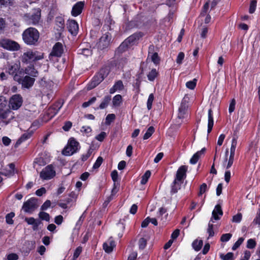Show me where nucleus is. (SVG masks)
I'll list each match as a JSON object with an SVG mask.
<instances>
[{
    "label": "nucleus",
    "mask_w": 260,
    "mask_h": 260,
    "mask_svg": "<svg viewBox=\"0 0 260 260\" xmlns=\"http://www.w3.org/2000/svg\"><path fill=\"white\" fill-rule=\"evenodd\" d=\"M22 39L28 45H34L38 42L40 34L38 30L34 27L26 29L22 33Z\"/></svg>",
    "instance_id": "f257e3e1"
},
{
    "label": "nucleus",
    "mask_w": 260,
    "mask_h": 260,
    "mask_svg": "<svg viewBox=\"0 0 260 260\" xmlns=\"http://www.w3.org/2000/svg\"><path fill=\"white\" fill-rule=\"evenodd\" d=\"M41 12L40 8L34 9L31 12L24 15L23 20L28 25H36L40 20Z\"/></svg>",
    "instance_id": "f03ea898"
},
{
    "label": "nucleus",
    "mask_w": 260,
    "mask_h": 260,
    "mask_svg": "<svg viewBox=\"0 0 260 260\" xmlns=\"http://www.w3.org/2000/svg\"><path fill=\"white\" fill-rule=\"evenodd\" d=\"M222 214L223 213L221 207L219 205H216L212 211V216L208 224V228L207 230V232L209 234L208 238H209V237H213L214 235V232L213 230V223L214 222L213 220H219L220 217L222 215Z\"/></svg>",
    "instance_id": "7ed1b4c3"
},
{
    "label": "nucleus",
    "mask_w": 260,
    "mask_h": 260,
    "mask_svg": "<svg viewBox=\"0 0 260 260\" xmlns=\"http://www.w3.org/2000/svg\"><path fill=\"white\" fill-rule=\"evenodd\" d=\"M109 74L107 68L102 69L92 78L91 81L87 86V89L91 90L98 85L106 78Z\"/></svg>",
    "instance_id": "20e7f679"
},
{
    "label": "nucleus",
    "mask_w": 260,
    "mask_h": 260,
    "mask_svg": "<svg viewBox=\"0 0 260 260\" xmlns=\"http://www.w3.org/2000/svg\"><path fill=\"white\" fill-rule=\"evenodd\" d=\"M43 58V53L29 50L24 52L21 56L22 62L28 63L32 61L40 60Z\"/></svg>",
    "instance_id": "39448f33"
},
{
    "label": "nucleus",
    "mask_w": 260,
    "mask_h": 260,
    "mask_svg": "<svg viewBox=\"0 0 260 260\" xmlns=\"http://www.w3.org/2000/svg\"><path fill=\"white\" fill-rule=\"evenodd\" d=\"M7 70L9 74L13 76L15 81H20V76L22 73V70H20V62L19 61L9 64Z\"/></svg>",
    "instance_id": "423d86ee"
},
{
    "label": "nucleus",
    "mask_w": 260,
    "mask_h": 260,
    "mask_svg": "<svg viewBox=\"0 0 260 260\" xmlns=\"http://www.w3.org/2000/svg\"><path fill=\"white\" fill-rule=\"evenodd\" d=\"M14 118V113L7 107L0 110V124L2 126L7 125Z\"/></svg>",
    "instance_id": "0eeeda50"
},
{
    "label": "nucleus",
    "mask_w": 260,
    "mask_h": 260,
    "mask_svg": "<svg viewBox=\"0 0 260 260\" xmlns=\"http://www.w3.org/2000/svg\"><path fill=\"white\" fill-rule=\"evenodd\" d=\"M79 148V143L74 138H70L67 146L62 151L64 155L70 156L76 153Z\"/></svg>",
    "instance_id": "6e6552de"
},
{
    "label": "nucleus",
    "mask_w": 260,
    "mask_h": 260,
    "mask_svg": "<svg viewBox=\"0 0 260 260\" xmlns=\"http://www.w3.org/2000/svg\"><path fill=\"white\" fill-rule=\"evenodd\" d=\"M0 47L11 51H16L20 49V46L17 42L9 39L0 40Z\"/></svg>",
    "instance_id": "1a4fd4ad"
},
{
    "label": "nucleus",
    "mask_w": 260,
    "mask_h": 260,
    "mask_svg": "<svg viewBox=\"0 0 260 260\" xmlns=\"http://www.w3.org/2000/svg\"><path fill=\"white\" fill-rule=\"evenodd\" d=\"M63 52V46L61 43H56L53 47L52 51L49 56V60L52 62L56 60V58L60 57Z\"/></svg>",
    "instance_id": "9d476101"
},
{
    "label": "nucleus",
    "mask_w": 260,
    "mask_h": 260,
    "mask_svg": "<svg viewBox=\"0 0 260 260\" xmlns=\"http://www.w3.org/2000/svg\"><path fill=\"white\" fill-rule=\"evenodd\" d=\"M56 174L55 171L52 165H49L44 168L40 173V177L43 180H50L53 178Z\"/></svg>",
    "instance_id": "9b49d317"
},
{
    "label": "nucleus",
    "mask_w": 260,
    "mask_h": 260,
    "mask_svg": "<svg viewBox=\"0 0 260 260\" xmlns=\"http://www.w3.org/2000/svg\"><path fill=\"white\" fill-rule=\"evenodd\" d=\"M23 100L20 94L13 95L9 100V107L14 110L18 109L22 105Z\"/></svg>",
    "instance_id": "f8f14e48"
},
{
    "label": "nucleus",
    "mask_w": 260,
    "mask_h": 260,
    "mask_svg": "<svg viewBox=\"0 0 260 260\" xmlns=\"http://www.w3.org/2000/svg\"><path fill=\"white\" fill-rule=\"evenodd\" d=\"M37 207V200L34 198H31L23 204V209L24 212L31 213Z\"/></svg>",
    "instance_id": "ddd939ff"
},
{
    "label": "nucleus",
    "mask_w": 260,
    "mask_h": 260,
    "mask_svg": "<svg viewBox=\"0 0 260 260\" xmlns=\"http://www.w3.org/2000/svg\"><path fill=\"white\" fill-rule=\"evenodd\" d=\"M111 40V36L107 34L103 35L98 43V48L101 50L107 48L110 45Z\"/></svg>",
    "instance_id": "4468645a"
},
{
    "label": "nucleus",
    "mask_w": 260,
    "mask_h": 260,
    "mask_svg": "<svg viewBox=\"0 0 260 260\" xmlns=\"http://www.w3.org/2000/svg\"><path fill=\"white\" fill-rule=\"evenodd\" d=\"M20 81H17L22 85V87L25 88H29L31 87L34 84L35 79L34 78L28 76H25L22 78L21 75L20 76Z\"/></svg>",
    "instance_id": "2eb2a0df"
},
{
    "label": "nucleus",
    "mask_w": 260,
    "mask_h": 260,
    "mask_svg": "<svg viewBox=\"0 0 260 260\" xmlns=\"http://www.w3.org/2000/svg\"><path fill=\"white\" fill-rule=\"evenodd\" d=\"M187 167L186 166H180L177 171L175 179L183 182V180L186 177Z\"/></svg>",
    "instance_id": "dca6fc26"
},
{
    "label": "nucleus",
    "mask_w": 260,
    "mask_h": 260,
    "mask_svg": "<svg viewBox=\"0 0 260 260\" xmlns=\"http://www.w3.org/2000/svg\"><path fill=\"white\" fill-rule=\"evenodd\" d=\"M84 6V2L80 1L76 3L72 8L71 11L72 15L74 17L79 15L82 13Z\"/></svg>",
    "instance_id": "f3484780"
},
{
    "label": "nucleus",
    "mask_w": 260,
    "mask_h": 260,
    "mask_svg": "<svg viewBox=\"0 0 260 260\" xmlns=\"http://www.w3.org/2000/svg\"><path fill=\"white\" fill-rule=\"evenodd\" d=\"M67 25L68 30L70 33L74 36H76L79 30L78 23L74 20H70L68 21Z\"/></svg>",
    "instance_id": "a211bd4d"
},
{
    "label": "nucleus",
    "mask_w": 260,
    "mask_h": 260,
    "mask_svg": "<svg viewBox=\"0 0 260 260\" xmlns=\"http://www.w3.org/2000/svg\"><path fill=\"white\" fill-rule=\"evenodd\" d=\"M124 89V85L121 80H119L115 82L114 85L110 89L109 92L113 94L116 91H120Z\"/></svg>",
    "instance_id": "6ab92c4d"
},
{
    "label": "nucleus",
    "mask_w": 260,
    "mask_h": 260,
    "mask_svg": "<svg viewBox=\"0 0 260 260\" xmlns=\"http://www.w3.org/2000/svg\"><path fill=\"white\" fill-rule=\"evenodd\" d=\"M205 151V148H202L200 151H199L194 154L189 160L190 164L192 165L196 164L198 162L201 156L204 154Z\"/></svg>",
    "instance_id": "aec40b11"
},
{
    "label": "nucleus",
    "mask_w": 260,
    "mask_h": 260,
    "mask_svg": "<svg viewBox=\"0 0 260 260\" xmlns=\"http://www.w3.org/2000/svg\"><path fill=\"white\" fill-rule=\"evenodd\" d=\"M182 183L183 182L179 180H177L175 179L171 185V192L172 193H175L177 192L178 190L181 188V186Z\"/></svg>",
    "instance_id": "412c9836"
},
{
    "label": "nucleus",
    "mask_w": 260,
    "mask_h": 260,
    "mask_svg": "<svg viewBox=\"0 0 260 260\" xmlns=\"http://www.w3.org/2000/svg\"><path fill=\"white\" fill-rule=\"evenodd\" d=\"M141 37L142 35L140 33H136L131 35L125 40L131 46L135 44Z\"/></svg>",
    "instance_id": "4be33fe9"
},
{
    "label": "nucleus",
    "mask_w": 260,
    "mask_h": 260,
    "mask_svg": "<svg viewBox=\"0 0 260 260\" xmlns=\"http://www.w3.org/2000/svg\"><path fill=\"white\" fill-rule=\"evenodd\" d=\"M208 122L207 132L209 134L211 132L214 124L212 111L211 109L208 110Z\"/></svg>",
    "instance_id": "5701e85b"
},
{
    "label": "nucleus",
    "mask_w": 260,
    "mask_h": 260,
    "mask_svg": "<svg viewBox=\"0 0 260 260\" xmlns=\"http://www.w3.org/2000/svg\"><path fill=\"white\" fill-rule=\"evenodd\" d=\"M6 172L2 173L6 176H11L15 173V165L14 164H10L6 168Z\"/></svg>",
    "instance_id": "b1692460"
},
{
    "label": "nucleus",
    "mask_w": 260,
    "mask_h": 260,
    "mask_svg": "<svg viewBox=\"0 0 260 260\" xmlns=\"http://www.w3.org/2000/svg\"><path fill=\"white\" fill-rule=\"evenodd\" d=\"M25 221L29 225H32L34 230H36L40 224V221L35 219L33 217L25 218Z\"/></svg>",
    "instance_id": "393cba45"
},
{
    "label": "nucleus",
    "mask_w": 260,
    "mask_h": 260,
    "mask_svg": "<svg viewBox=\"0 0 260 260\" xmlns=\"http://www.w3.org/2000/svg\"><path fill=\"white\" fill-rule=\"evenodd\" d=\"M24 72L26 74L32 77H36L38 75V72L33 66H29L26 68Z\"/></svg>",
    "instance_id": "a878e982"
},
{
    "label": "nucleus",
    "mask_w": 260,
    "mask_h": 260,
    "mask_svg": "<svg viewBox=\"0 0 260 260\" xmlns=\"http://www.w3.org/2000/svg\"><path fill=\"white\" fill-rule=\"evenodd\" d=\"M168 214L167 213V209L164 207H161L159 209L158 212L157 214V218L163 220L166 219Z\"/></svg>",
    "instance_id": "bb28decb"
},
{
    "label": "nucleus",
    "mask_w": 260,
    "mask_h": 260,
    "mask_svg": "<svg viewBox=\"0 0 260 260\" xmlns=\"http://www.w3.org/2000/svg\"><path fill=\"white\" fill-rule=\"evenodd\" d=\"M122 102V98L121 95L117 94L115 95L112 99L113 106L117 107L120 106Z\"/></svg>",
    "instance_id": "cd10ccee"
},
{
    "label": "nucleus",
    "mask_w": 260,
    "mask_h": 260,
    "mask_svg": "<svg viewBox=\"0 0 260 260\" xmlns=\"http://www.w3.org/2000/svg\"><path fill=\"white\" fill-rule=\"evenodd\" d=\"M237 145V140L236 138H233L232 140L231 146L230 148V155L235 157L236 148Z\"/></svg>",
    "instance_id": "c85d7f7f"
},
{
    "label": "nucleus",
    "mask_w": 260,
    "mask_h": 260,
    "mask_svg": "<svg viewBox=\"0 0 260 260\" xmlns=\"http://www.w3.org/2000/svg\"><path fill=\"white\" fill-rule=\"evenodd\" d=\"M32 135L31 133H25L16 142L17 145H20L21 143L30 138Z\"/></svg>",
    "instance_id": "c756f323"
},
{
    "label": "nucleus",
    "mask_w": 260,
    "mask_h": 260,
    "mask_svg": "<svg viewBox=\"0 0 260 260\" xmlns=\"http://www.w3.org/2000/svg\"><path fill=\"white\" fill-rule=\"evenodd\" d=\"M111 100V96H106L101 104L100 105L99 108L101 109H103L106 108L108 105V103Z\"/></svg>",
    "instance_id": "7c9ffc66"
},
{
    "label": "nucleus",
    "mask_w": 260,
    "mask_h": 260,
    "mask_svg": "<svg viewBox=\"0 0 260 260\" xmlns=\"http://www.w3.org/2000/svg\"><path fill=\"white\" fill-rule=\"evenodd\" d=\"M130 46L128 43L125 40L119 46L117 51L119 52L125 51Z\"/></svg>",
    "instance_id": "2f4dec72"
},
{
    "label": "nucleus",
    "mask_w": 260,
    "mask_h": 260,
    "mask_svg": "<svg viewBox=\"0 0 260 260\" xmlns=\"http://www.w3.org/2000/svg\"><path fill=\"white\" fill-rule=\"evenodd\" d=\"M154 132V128L153 126H150L147 130L146 132L143 136L144 140L149 139Z\"/></svg>",
    "instance_id": "473e14b6"
},
{
    "label": "nucleus",
    "mask_w": 260,
    "mask_h": 260,
    "mask_svg": "<svg viewBox=\"0 0 260 260\" xmlns=\"http://www.w3.org/2000/svg\"><path fill=\"white\" fill-rule=\"evenodd\" d=\"M157 75V72L156 69H152L147 75L148 79L150 81L154 80Z\"/></svg>",
    "instance_id": "72a5a7b5"
},
{
    "label": "nucleus",
    "mask_w": 260,
    "mask_h": 260,
    "mask_svg": "<svg viewBox=\"0 0 260 260\" xmlns=\"http://www.w3.org/2000/svg\"><path fill=\"white\" fill-rule=\"evenodd\" d=\"M151 172L150 171H147L145 174L142 176V179L141 180V183L142 184H145L148 181V179L150 177Z\"/></svg>",
    "instance_id": "f704fd0d"
},
{
    "label": "nucleus",
    "mask_w": 260,
    "mask_h": 260,
    "mask_svg": "<svg viewBox=\"0 0 260 260\" xmlns=\"http://www.w3.org/2000/svg\"><path fill=\"white\" fill-rule=\"evenodd\" d=\"M179 233V230H175L171 235V239L167 242V244H172L174 242V240L176 239L178 237Z\"/></svg>",
    "instance_id": "c9c22d12"
},
{
    "label": "nucleus",
    "mask_w": 260,
    "mask_h": 260,
    "mask_svg": "<svg viewBox=\"0 0 260 260\" xmlns=\"http://www.w3.org/2000/svg\"><path fill=\"white\" fill-rule=\"evenodd\" d=\"M15 216V213L13 212L8 213L6 216V221L7 223L9 224H12L13 223V218Z\"/></svg>",
    "instance_id": "e433bc0d"
},
{
    "label": "nucleus",
    "mask_w": 260,
    "mask_h": 260,
    "mask_svg": "<svg viewBox=\"0 0 260 260\" xmlns=\"http://www.w3.org/2000/svg\"><path fill=\"white\" fill-rule=\"evenodd\" d=\"M154 95L153 93L149 94L147 102V108L150 110L152 108V103L154 100Z\"/></svg>",
    "instance_id": "4c0bfd02"
},
{
    "label": "nucleus",
    "mask_w": 260,
    "mask_h": 260,
    "mask_svg": "<svg viewBox=\"0 0 260 260\" xmlns=\"http://www.w3.org/2000/svg\"><path fill=\"white\" fill-rule=\"evenodd\" d=\"M197 84V80L194 79L191 81H188L186 83V86L190 89H193Z\"/></svg>",
    "instance_id": "58836bf2"
},
{
    "label": "nucleus",
    "mask_w": 260,
    "mask_h": 260,
    "mask_svg": "<svg viewBox=\"0 0 260 260\" xmlns=\"http://www.w3.org/2000/svg\"><path fill=\"white\" fill-rule=\"evenodd\" d=\"M116 245H103V249L107 253H111Z\"/></svg>",
    "instance_id": "ea45409f"
},
{
    "label": "nucleus",
    "mask_w": 260,
    "mask_h": 260,
    "mask_svg": "<svg viewBox=\"0 0 260 260\" xmlns=\"http://www.w3.org/2000/svg\"><path fill=\"white\" fill-rule=\"evenodd\" d=\"M242 218V214L238 213L236 215L233 216L232 221L235 223H240Z\"/></svg>",
    "instance_id": "a19ab883"
},
{
    "label": "nucleus",
    "mask_w": 260,
    "mask_h": 260,
    "mask_svg": "<svg viewBox=\"0 0 260 260\" xmlns=\"http://www.w3.org/2000/svg\"><path fill=\"white\" fill-rule=\"evenodd\" d=\"M256 7V1L255 0H252L250 2L249 12L250 14H252L255 11Z\"/></svg>",
    "instance_id": "79ce46f5"
},
{
    "label": "nucleus",
    "mask_w": 260,
    "mask_h": 260,
    "mask_svg": "<svg viewBox=\"0 0 260 260\" xmlns=\"http://www.w3.org/2000/svg\"><path fill=\"white\" fill-rule=\"evenodd\" d=\"M115 115L114 114H108L106 118V124L109 125L115 119Z\"/></svg>",
    "instance_id": "37998d69"
},
{
    "label": "nucleus",
    "mask_w": 260,
    "mask_h": 260,
    "mask_svg": "<svg viewBox=\"0 0 260 260\" xmlns=\"http://www.w3.org/2000/svg\"><path fill=\"white\" fill-rule=\"evenodd\" d=\"M103 161V159L101 156H99L96 159L95 162L93 165V169H98L101 165H102V162Z\"/></svg>",
    "instance_id": "c03bdc74"
},
{
    "label": "nucleus",
    "mask_w": 260,
    "mask_h": 260,
    "mask_svg": "<svg viewBox=\"0 0 260 260\" xmlns=\"http://www.w3.org/2000/svg\"><path fill=\"white\" fill-rule=\"evenodd\" d=\"M13 4V0H0V7H7Z\"/></svg>",
    "instance_id": "a18cd8bd"
},
{
    "label": "nucleus",
    "mask_w": 260,
    "mask_h": 260,
    "mask_svg": "<svg viewBox=\"0 0 260 260\" xmlns=\"http://www.w3.org/2000/svg\"><path fill=\"white\" fill-rule=\"evenodd\" d=\"M39 216L40 219L42 220H46V221H49L50 219V216L49 214L47 213L44 212H41L39 214Z\"/></svg>",
    "instance_id": "49530a36"
},
{
    "label": "nucleus",
    "mask_w": 260,
    "mask_h": 260,
    "mask_svg": "<svg viewBox=\"0 0 260 260\" xmlns=\"http://www.w3.org/2000/svg\"><path fill=\"white\" fill-rule=\"evenodd\" d=\"M232 237V235L230 233L223 234L220 238V241L222 242H228Z\"/></svg>",
    "instance_id": "de8ad7c7"
},
{
    "label": "nucleus",
    "mask_w": 260,
    "mask_h": 260,
    "mask_svg": "<svg viewBox=\"0 0 260 260\" xmlns=\"http://www.w3.org/2000/svg\"><path fill=\"white\" fill-rule=\"evenodd\" d=\"M96 99L95 97H92V98H91L87 102H85L83 103V104H82V107L83 108H87V107H88L90 105H91L92 104H93L96 101Z\"/></svg>",
    "instance_id": "09e8293b"
},
{
    "label": "nucleus",
    "mask_w": 260,
    "mask_h": 260,
    "mask_svg": "<svg viewBox=\"0 0 260 260\" xmlns=\"http://www.w3.org/2000/svg\"><path fill=\"white\" fill-rule=\"evenodd\" d=\"M151 59L152 61L155 64H158L159 62V58L157 53H152L151 56Z\"/></svg>",
    "instance_id": "8fccbe9b"
},
{
    "label": "nucleus",
    "mask_w": 260,
    "mask_h": 260,
    "mask_svg": "<svg viewBox=\"0 0 260 260\" xmlns=\"http://www.w3.org/2000/svg\"><path fill=\"white\" fill-rule=\"evenodd\" d=\"M234 254L232 252H228L226 254H221L220 257L223 260H230L232 259Z\"/></svg>",
    "instance_id": "3c124183"
},
{
    "label": "nucleus",
    "mask_w": 260,
    "mask_h": 260,
    "mask_svg": "<svg viewBox=\"0 0 260 260\" xmlns=\"http://www.w3.org/2000/svg\"><path fill=\"white\" fill-rule=\"evenodd\" d=\"M106 137V133L104 132H102L100 134L96 136L95 138L98 141L100 142H102Z\"/></svg>",
    "instance_id": "603ef678"
},
{
    "label": "nucleus",
    "mask_w": 260,
    "mask_h": 260,
    "mask_svg": "<svg viewBox=\"0 0 260 260\" xmlns=\"http://www.w3.org/2000/svg\"><path fill=\"white\" fill-rule=\"evenodd\" d=\"M184 53L180 52L177 55L176 58V62L178 64H181L182 63V61L184 58Z\"/></svg>",
    "instance_id": "864d4df0"
},
{
    "label": "nucleus",
    "mask_w": 260,
    "mask_h": 260,
    "mask_svg": "<svg viewBox=\"0 0 260 260\" xmlns=\"http://www.w3.org/2000/svg\"><path fill=\"white\" fill-rule=\"evenodd\" d=\"M235 105H236V101L234 99H232L231 101L229 108V112L230 113H232L233 112L235 109Z\"/></svg>",
    "instance_id": "5fc2aeb1"
},
{
    "label": "nucleus",
    "mask_w": 260,
    "mask_h": 260,
    "mask_svg": "<svg viewBox=\"0 0 260 260\" xmlns=\"http://www.w3.org/2000/svg\"><path fill=\"white\" fill-rule=\"evenodd\" d=\"M82 251V248L81 246H78L75 250L74 252L73 257L74 259H77L80 255Z\"/></svg>",
    "instance_id": "6e6d98bb"
},
{
    "label": "nucleus",
    "mask_w": 260,
    "mask_h": 260,
    "mask_svg": "<svg viewBox=\"0 0 260 260\" xmlns=\"http://www.w3.org/2000/svg\"><path fill=\"white\" fill-rule=\"evenodd\" d=\"M207 190V185L206 183H203L200 188V191L199 193V196L202 195L204 193H205Z\"/></svg>",
    "instance_id": "4d7b16f0"
},
{
    "label": "nucleus",
    "mask_w": 260,
    "mask_h": 260,
    "mask_svg": "<svg viewBox=\"0 0 260 260\" xmlns=\"http://www.w3.org/2000/svg\"><path fill=\"white\" fill-rule=\"evenodd\" d=\"M186 98H184L181 102V104L180 107L179 108V110H181L186 112V110L187 108V106L186 105Z\"/></svg>",
    "instance_id": "13d9d810"
},
{
    "label": "nucleus",
    "mask_w": 260,
    "mask_h": 260,
    "mask_svg": "<svg viewBox=\"0 0 260 260\" xmlns=\"http://www.w3.org/2000/svg\"><path fill=\"white\" fill-rule=\"evenodd\" d=\"M138 253L136 251H132L128 255L127 260H136Z\"/></svg>",
    "instance_id": "bf43d9fd"
},
{
    "label": "nucleus",
    "mask_w": 260,
    "mask_h": 260,
    "mask_svg": "<svg viewBox=\"0 0 260 260\" xmlns=\"http://www.w3.org/2000/svg\"><path fill=\"white\" fill-rule=\"evenodd\" d=\"M19 257L18 255L15 253H12L10 254H9L7 255V259L8 260H17L18 259Z\"/></svg>",
    "instance_id": "052dcab7"
},
{
    "label": "nucleus",
    "mask_w": 260,
    "mask_h": 260,
    "mask_svg": "<svg viewBox=\"0 0 260 260\" xmlns=\"http://www.w3.org/2000/svg\"><path fill=\"white\" fill-rule=\"evenodd\" d=\"M50 205H51L50 201L47 200L42 205L41 209L42 210H46L50 206Z\"/></svg>",
    "instance_id": "680f3d73"
},
{
    "label": "nucleus",
    "mask_w": 260,
    "mask_h": 260,
    "mask_svg": "<svg viewBox=\"0 0 260 260\" xmlns=\"http://www.w3.org/2000/svg\"><path fill=\"white\" fill-rule=\"evenodd\" d=\"M46 190L44 187H41L38 189L36 191V194L39 197L42 196L43 194L45 193Z\"/></svg>",
    "instance_id": "e2e57ef3"
},
{
    "label": "nucleus",
    "mask_w": 260,
    "mask_h": 260,
    "mask_svg": "<svg viewBox=\"0 0 260 260\" xmlns=\"http://www.w3.org/2000/svg\"><path fill=\"white\" fill-rule=\"evenodd\" d=\"M7 104V101L5 100V98L1 97L0 98V110L2 109L3 108H6V106Z\"/></svg>",
    "instance_id": "0e129e2a"
},
{
    "label": "nucleus",
    "mask_w": 260,
    "mask_h": 260,
    "mask_svg": "<svg viewBox=\"0 0 260 260\" xmlns=\"http://www.w3.org/2000/svg\"><path fill=\"white\" fill-rule=\"evenodd\" d=\"M81 132L84 133L85 134H88L90 133L92 129L90 126H83L81 128Z\"/></svg>",
    "instance_id": "69168bd1"
},
{
    "label": "nucleus",
    "mask_w": 260,
    "mask_h": 260,
    "mask_svg": "<svg viewBox=\"0 0 260 260\" xmlns=\"http://www.w3.org/2000/svg\"><path fill=\"white\" fill-rule=\"evenodd\" d=\"M231 176V174L230 171L228 170L225 172L224 176V180L227 183H228L230 181Z\"/></svg>",
    "instance_id": "338daca9"
},
{
    "label": "nucleus",
    "mask_w": 260,
    "mask_h": 260,
    "mask_svg": "<svg viewBox=\"0 0 260 260\" xmlns=\"http://www.w3.org/2000/svg\"><path fill=\"white\" fill-rule=\"evenodd\" d=\"M164 153L162 152L158 153L156 157L154 159V162L155 163L158 162L163 157Z\"/></svg>",
    "instance_id": "774afa93"
}]
</instances>
